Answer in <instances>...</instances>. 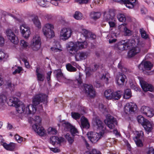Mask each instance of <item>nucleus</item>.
I'll return each mask as SVG.
<instances>
[{"label":"nucleus","instance_id":"nucleus-1","mask_svg":"<svg viewBox=\"0 0 154 154\" xmlns=\"http://www.w3.org/2000/svg\"><path fill=\"white\" fill-rule=\"evenodd\" d=\"M47 96L46 94H39L35 96L33 99V105H28L26 107L23 105H17V111L19 113H24L25 114H34L36 109V106L41 102L46 103Z\"/></svg>","mask_w":154,"mask_h":154},{"label":"nucleus","instance_id":"nucleus-2","mask_svg":"<svg viewBox=\"0 0 154 154\" xmlns=\"http://www.w3.org/2000/svg\"><path fill=\"white\" fill-rule=\"evenodd\" d=\"M88 44L86 41L73 43L69 42L67 44L66 47L69 53L71 54H75L78 50L86 48Z\"/></svg>","mask_w":154,"mask_h":154},{"label":"nucleus","instance_id":"nucleus-3","mask_svg":"<svg viewBox=\"0 0 154 154\" xmlns=\"http://www.w3.org/2000/svg\"><path fill=\"white\" fill-rule=\"evenodd\" d=\"M31 121V123H35L32 125V128L35 132L41 136H43L45 134V131L43 128L41 126L42 119L39 116H35L34 118H30L29 122Z\"/></svg>","mask_w":154,"mask_h":154},{"label":"nucleus","instance_id":"nucleus-4","mask_svg":"<svg viewBox=\"0 0 154 154\" xmlns=\"http://www.w3.org/2000/svg\"><path fill=\"white\" fill-rule=\"evenodd\" d=\"M137 121L144 127L145 130L148 132H150L152 129V126L150 122L141 115L138 116L137 118Z\"/></svg>","mask_w":154,"mask_h":154},{"label":"nucleus","instance_id":"nucleus-5","mask_svg":"<svg viewBox=\"0 0 154 154\" xmlns=\"http://www.w3.org/2000/svg\"><path fill=\"white\" fill-rule=\"evenodd\" d=\"M53 25L50 23L46 24L43 27L42 30L44 35L47 38H51L54 36V32L52 29Z\"/></svg>","mask_w":154,"mask_h":154},{"label":"nucleus","instance_id":"nucleus-6","mask_svg":"<svg viewBox=\"0 0 154 154\" xmlns=\"http://www.w3.org/2000/svg\"><path fill=\"white\" fill-rule=\"evenodd\" d=\"M137 110V106L134 103H128L126 104L124 107V111L128 114L135 113Z\"/></svg>","mask_w":154,"mask_h":154},{"label":"nucleus","instance_id":"nucleus-7","mask_svg":"<svg viewBox=\"0 0 154 154\" xmlns=\"http://www.w3.org/2000/svg\"><path fill=\"white\" fill-rule=\"evenodd\" d=\"M104 122L110 129L114 128L115 125L117 124L116 118L109 114H108L106 116V119L104 120Z\"/></svg>","mask_w":154,"mask_h":154},{"label":"nucleus","instance_id":"nucleus-8","mask_svg":"<svg viewBox=\"0 0 154 154\" xmlns=\"http://www.w3.org/2000/svg\"><path fill=\"white\" fill-rule=\"evenodd\" d=\"M41 44V39L38 35H36L33 36L31 42V47L33 50L37 51L40 47Z\"/></svg>","mask_w":154,"mask_h":154},{"label":"nucleus","instance_id":"nucleus-9","mask_svg":"<svg viewBox=\"0 0 154 154\" xmlns=\"http://www.w3.org/2000/svg\"><path fill=\"white\" fill-rule=\"evenodd\" d=\"M6 34L8 38L12 43L15 45L18 43L19 41L17 37L11 29H8L6 30Z\"/></svg>","mask_w":154,"mask_h":154},{"label":"nucleus","instance_id":"nucleus-10","mask_svg":"<svg viewBox=\"0 0 154 154\" xmlns=\"http://www.w3.org/2000/svg\"><path fill=\"white\" fill-rule=\"evenodd\" d=\"M102 135L97 133L89 132L87 134L88 139L92 143H96L101 137Z\"/></svg>","mask_w":154,"mask_h":154},{"label":"nucleus","instance_id":"nucleus-11","mask_svg":"<svg viewBox=\"0 0 154 154\" xmlns=\"http://www.w3.org/2000/svg\"><path fill=\"white\" fill-rule=\"evenodd\" d=\"M20 31L23 36L26 38H28L31 33L30 28L25 23H23L20 26Z\"/></svg>","mask_w":154,"mask_h":154},{"label":"nucleus","instance_id":"nucleus-12","mask_svg":"<svg viewBox=\"0 0 154 154\" xmlns=\"http://www.w3.org/2000/svg\"><path fill=\"white\" fill-rule=\"evenodd\" d=\"M72 31L69 28H63L61 29L60 33V36L63 37V39L66 40L69 38L72 35Z\"/></svg>","mask_w":154,"mask_h":154},{"label":"nucleus","instance_id":"nucleus-13","mask_svg":"<svg viewBox=\"0 0 154 154\" xmlns=\"http://www.w3.org/2000/svg\"><path fill=\"white\" fill-rule=\"evenodd\" d=\"M75 58L76 61H81L86 59L89 56V52H79L75 54Z\"/></svg>","mask_w":154,"mask_h":154},{"label":"nucleus","instance_id":"nucleus-14","mask_svg":"<svg viewBox=\"0 0 154 154\" xmlns=\"http://www.w3.org/2000/svg\"><path fill=\"white\" fill-rule=\"evenodd\" d=\"M85 93L91 97H94L95 96V91L93 86L91 85L85 84L84 85Z\"/></svg>","mask_w":154,"mask_h":154},{"label":"nucleus","instance_id":"nucleus-15","mask_svg":"<svg viewBox=\"0 0 154 154\" xmlns=\"http://www.w3.org/2000/svg\"><path fill=\"white\" fill-rule=\"evenodd\" d=\"M143 135V131H140L137 132V136L134 138V140L138 146L141 147L143 146V143L140 139L142 138Z\"/></svg>","mask_w":154,"mask_h":154},{"label":"nucleus","instance_id":"nucleus-16","mask_svg":"<svg viewBox=\"0 0 154 154\" xmlns=\"http://www.w3.org/2000/svg\"><path fill=\"white\" fill-rule=\"evenodd\" d=\"M140 51V48L138 46L133 47L128 51V56L129 58L133 57L139 53Z\"/></svg>","mask_w":154,"mask_h":154},{"label":"nucleus","instance_id":"nucleus-17","mask_svg":"<svg viewBox=\"0 0 154 154\" xmlns=\"http://www.w3.org/2000/svg\"><path fill=\"white\" fill-rule=\"evenodd\" d=\"M126 79V76L122 73H119L116 78L117 83L119 86L123 85Z\"/></svg>","mask_w":154,"mask_h":154},{"label":"nucleus","instance_id":"nucleus-18","mask_svg":"<svg viewBox=\"0 0 154 154\" xmlns=\"http://www.w3.org/2000/svg\"><path fill=\"white\" fill-rule=\"evenodd\" d=\"M113 1L119 2H122L126 7L129 8H132L134 7V5H135L137 2V0H113Z\"/></svg>","mask_w":154,"mask_h":154},{"label":"nucleus","instance_id":"nucleus-19","mask_svg":"<svg viewBox=\"0 0 154 154\" xmlns=\"http://www.w3.org/2000/svg\"><path fill=\"white\" fill-rule=\"evenodd\" d=\"M140 84L142 88L144 91H149L152 92L153 91V88L151 85L143 81H140Z\"/></svg>","mask_w":154,"mask_h":154},{"label":"nucleus","instance_id":"nucleus-20","mask_svg":"<svg viewBox=\"0 0 154 154\" xmlns=\"http://www.w3.org/2000/svg\"><path fill=\"white\" fill-rule=\"evenodd\" d=\"M143 66L145 69L150 70L152 68L153 65L150 62L146 61L143 63H141L139 65L138 67L140 69L143 70Z\"/></svg>","mask_w":154,"mask_h":154},{"label":"nucleus","instance_id":"nucleus-21","mask_svg":"<svg viewBox=\"0 0 154 154\" xmlns=\"http://www.w3.org/2000/svg\"><path fill=\"white\" fill-rule=\"evenodd\" d=\"M114 14L112 12H105L104 13L103 20L105 21L109 22L114 20Z\"/></svg>","mask_w":154,"mask_h":154},{"label":"nucleus","instance_id":"nucleus-22","mask_svg":"<svg viewBox=\"0 0 154 154\" xmlns=\"http://www.w3.org/2000/svg\"><path fill=\"white\" fill-rule=\"evenodd\" d=\"M94 125L96 126L97 129L101 131L103 130V122L99 119L97 117L93 119Z\"/></svg>","mask_w":154,"mask_h":154},{"label":"nucleus","instance_id":"nucleus-23","mask_svg":"<svg viewBox=\"0 0 154 154\" xmlns=\"http://www.w3.org/2000/svg\"><path fill=\"white\" fill-rule=\"evenodd\" d=\"M63 141V139L62 138H59L57 137L52 136L50 138L51 143L54 145L56 143H60Z\"/></svg>","mask_w":154,"mask_h":154},{"label":"nucleus","instance_id":"nucleus-24","mask_svg":"<svg viewBox=\"0 0 154 154\" xmlns=\"http://www.w3.org/2000/svg\"><path fill=\"white\" fill-rule=\"evenodd\" d=\"M99 74L98 76L100 80L106 84H107L108 83L109 78V77L108 73L105 72L103 74Z\"/></svg>","mask_w":154,"mask_h":154},{"label":"nucleus","instance_id":"nucleus-25","mask_svg":"<svg viewBox=\"0 0 154 154\" xmlns=\"http://www.w3.org/2000/svg\"><path fill=\"white\" fill-rule=\"evenodd\" d=\"M81 125L83 128H89L90 125L88 123L87 119L83 116L81 119Z\"/></svg>","mask_w":154,"mask_h":154},{"label":"nucleus","instance_id":"nucleus-26","mask_svg":"<svg viewBox=\"0 0 154 154\" xmlns=\"http://www.w3.org/2000/svg\"><path fill=\"white\" fill-rule=\"evenodd\" d=\"M126 25V23H122L119 27L124 29L125 35L130 36L132 34V32L127 28Z\"/></svg>","mask_w":154,"mask_h":154},{"label":"nucleus","instance_id":"nucleus-27","mask_svg":"<svg viewBox=\"0 0 154 154\" xmlns=\"http://www.w3.org/2000/svg\"><path fill=\"white\" fill-rule=\"evenodd\" d=\"M3 146L7 150L12 151L15 148V144L13 143H11L8 144L6 143H3Z\"/></svg>","mask_w":154,"mask_h":154},{"label":"nucleus","instance_id":"nucleus-28","mask_svg":"<svg viewBox=\"0 0 154 154\" xmlns=\"http://www.w3.org/2000/svg\"><path fill=\"white\" fill-rule=\"evenodd\" d=\"M113 92L111 89H108L105 91L104 95L106 98L108 100L112 99Z\"/></svg>","mask_w":154,"mask_h":154},{"label":"nucleus","instance_id":"nucleus-29","mask_svg":"<svg viewBox=\"0 0 154 154\" xmlns=\"http://www.w3.org/2000/svg\"><path fill=\"white\" fill-rule=\"evenodd\" d=\"M123 93V92L121 91H118L115 92H113L112 99L117 100L119 99L121 97Z\"/></svg>","mask_w":154,"mask_h":154},{"label":"nucleus","instance_id":"nucleus-30","mask_svg":"<svg viewBox=\"0 0 154 154\" xmlns=\"http://www.w3.org/2000/svg\"><path fill=\"white\" fill-rule=\"evenodd\" d=\"M126 47L127 48V46L125 40L121 42L118 44L117 48L120 50L122 51L125 50Z\"/></svg>","mask_w":154,"mask_h":154},{"label":"nucleus","instance_id":"nucleus-31","mask_svg":"<svg viewBox=\"0 0 154 154\" xmlns=\"http://www.w3.org/2000/svg\"><path fill=\"white\" fill-rule=\"evenodd\" d=\"M101 16V14L99 12H91L90 14L91 18L94 20L99 18Z\"/></svg>","mask_w":154,"mask_h":154},{"label":"nucleus","instance_id":"nucleus-32","mask_svg":"<svg viewBox=\"0 0 154 154\" xmlns=\"http://www.w3.org/2000/svg\"><path fill=\"white\" fill-rule=\"evenodd\" d=\"M38 3L39 5L42 7H47L50 2H48L47 0H39Z\"/></svg>","mask_w":154,"mask_h":154},{"label":"nucleus","instance_id":"nucleus-33","mask_svg":"<svg viewBox=\"0 0 154 154\" xmlns=\"http://www.w3.org/2000/svg\"><path fill=\"white\" fill-rule=\"evenodd\" d=\"M131 92L130 89H127L125 91L123 96L124 98L129 99L131 97Z\"/></svg>","mask_w":154,"mask_h":154},{"label":"nucleus","instance_id":"nucleus-34","mask_svg":"<svg viewBox=\"0 0 154 154\" xmlns=\"http://www.w3.org/2000/svg\"><path fill=\"white\" fill-rule=\"evenodd\" d=\"M147 110L146 112V114H145L144 115L149 117L153 116L154 115V110L149 107Z\"/></svg>","mask_w":154,"mask_h":154},{"label":"nucleus","instance_id":"nucleus-35","mask_svg":"<svg viewBox=\"0 0 154 154\" xmlns=\"http://www.w3.org/2000/svg\"><path fill=\"white\" fill-rule=\"evenodd\" d=\"M34 24L38 28H41V23L38 19L37 17H34L32 20Z\"/></svg>","mask_w":154,"mask_h":154},{"label":"nucleus","instance_id":"nucleus-36","mask_svg":"<svg viewBox=\"0 0 154 154\" xmlns=\"http://www.w3.org/2000/svg\"><path fill=\"white\" fill-rule=\"evenodd\" d=\"M116 38V34L115 33H112L111 37L109 39V43L110 44H112L115 43L117 41Z\"/></svg>","mask_w":154,"mask_h":154},{"label":"nucleus","instance_id":"nucleus-37","mask_svg":"<svg viewBox=\"0 0 154 154\" xmlns=\"http://www.w3.org/2000/svg\"><path fill=\"white\" fill-rule=\"evenodd\" d=\"M80 30L81 33L86 38H88L89 37V36L90 35V32L82 28L80 29Z\"/></svg>","mask_w":154,"mask_h":154},{"label":"nucleus","instance_id":"nucleus-38","mask_svg":"<svg viewBox=\"0 0 154 154\" xmlns=\"http://www.w3.org/2000/svg\"><path fill=\"white\" fill-rule=\"evenodd\" d=\"M74 17L76 20H81L82 19L83 17L82 14L79 11H76L74 15Z\"/></svg>","mask_w":154,"mask_h":154},{"label":"nucleus","instance_id":"nucleus-39","mask_svg":"<svg viewBox=\"0 0 154 154\" xmlns=\"http://www.w3.org/2000/svg\"><path fill=\"white\" fill-rule=\"evenodd\" d=\"M118 67L119 69H121V71L123 73H125L128 71L127 69L123 66L122 63L120 62L118 65Z\"/></svg>","mask_w":154,"mask_h":154},{"label":"nucleus","instance_id":"nucleus-40","mask_svg":"<svg viewBox=\"0 0 154 154\" xmlns=\"http://www.w3.org/2000/svg\"><path fill=\"white\" fill-rule=\"evenodd\" d=\"M73 83L75 85H79L82 83V81L81 79V76L79 75L78 78H77L76 80L74 81Z\"/></svg>","mask_w":154,"mask_h":154},{"label":"nucleus","instance_id":"nucleus-41","mask_svg":"<svg viewBox=\"0 0 154 154\" xmlns=\"http://www.w3.org/2000/svg\"><path fill=\"white\" fill-rule=\"evenodd\" d=\"M117 18L119 21L120 22H124L126 20L125 15L122 14H119L117 15Z\"/></svg>","mask_w":154,"mask_h":154},{"label":"nucleus","instance_id":"nucleus-42","mask_svg":"<svg viewBox=\"0 0 154 154\" xmlns=\"http://www.w3.org/2000/svg\"><path fill=\"white\" fill-rule=\"evenodd\" d=\"M67 70L70 72H75L76 71L77 69L72 66L69 63L66 65Z\"/></svg>","mask_w":154,"mask_h":154},{"label":"nucleus","instance_id":"nucleus-43","mask_svg":"<svg viewBox=\"0 0 154 154\" xmlns=\"http://www.w3.org/2000/svg\"><path fill=\"white\" fill-rule=\"evenodd\" d=\"M63 125L64 127V129L66 131L70 130L72 126L70 124L67 122L63 123Z\"/></svg>","mask_w":154,"mask_h":154},{"label":"nucleus","instance_id":"nucleus-44","mask_svg":"<svg viewBox=\"0 0 154 154\" xmlns=\"http://www.w3.org/2000/svg\"><path fill=\"white\" fill-rule=\"evenodd\" d=\"M84 154H101L100 152L95 149H93L91 151L85 152Z\"/></svg>","mask_w":154,"mask_h":154},{"label":"nucleus","instance_id":"nucleus-45","mask_svg":"<svg viewBox=\"0 0 154 154\" xmlns=\"http://www.w3.org/2000/svg\"><path fill=\"white\" fill-rule=\"evenodd\" d=\"M10 101L16 105H19L20 104L19 100L16 97H12L10 99Z\"/></svg>","mask_w":154,"mask_h":154},{"label":"nucleus","instance_id":"nucleus-46","mask_svg":"<svg viewBox=\"0 0 154 154\" xmlns=\"http://www.w3.org/2000/svg\"><path fill=\"white\" fill-rule=\"evenodd\" d=\"M67 140L69 143L71 144L74 141L73 137L70 136L69 134H67L65 136Z\"/></svg>","mask_w":154,"mask_h":154},{"label":"nucleus","instance_id":"nucleus-47","mask_svg":"<svg viewBox=\"0 0 154 154\" xmlns=\"http://www.w3.org/2000/svg\"><path fill=\"white\" fill-rule=\"evenodd\" d=\"M125 41L126 43L127 48L129 46H132L133 44H134L135 41L133 39H128Z\"/></svg>","mask_w":154,"mask_h":154},{"label":"nucleus","instance_id":"nucleus-48","mask_svg":"<svg viewBox=\"0 0 154 154\" xmlns=\"http://www.w3.org/2000/svg\"><path fill=\"white\" fill-rule=\"evenodd\" d=\"M54 73L56 75V76L57 79H59L60 77H62L63 76V74L60 69L54 70Z\"/></svg>","mask_w":154,"mask_h":154},{"label":"nucleus","instance_id":"nucleus-49","mask_svg":"<svg viewBox=\"0 0 154 154\" xmlns=\"http://www.w3.org/2000/svg\"><path fill=\"white\" fill-rule=\"evenodd\" d=\"M140 31L141 35V37L144 39H146L148 37V35L146 34V32L143 28L140 29Z\"/></svg>","mask_w":154,"mask_h":154},{"label":"nucleus","instance_id":"nucleus-50","mask_svg":"<svg viewBox=\"0 0 154 154\" xmlns=\"http://www.w3.org/2000/svg\"><path fill=\"white\" fill-rule=\"evenodd\" d=\"M16 140L19 143H20L22 141L25 140V138L20 137L17 134H16L15 136Z\"/></svg>","mask_w":154,"mask_h":154},{"label":"nucleus","instance_id":"nucleus-51","mask_svg":"<svg viewBox=\"0 0 154 154\" xmlns=\"http://www.w3.org/2000/svg\"><path fill=\"white\" fill-rule=\"evenodd\" d=\"M70 132L73 136H74L77 133H78L77 130L74 126H72L70 130Z\"/></svg>","mask_w":154,"mask_h":154},{"label":"nucleus","instance_id":"nucleus-52","mask_svg":"<svg viewBox=\"0 0 154 154\" xmlns=\"http://www.w3.org/2000/svg\"><path fill=\"white\" fill-rule=\"evenodd\" d=\"M57 133V131L54 128L50 127L48 129V133L50 134H56Z\"/></svg>","mask_w":154,"mask_h":154},{"label":"nucleus","instance_id":"nucleus-53","mask_svg":"<svg viewBox=\"0 0 154 154\" xmlns=\"http://www.w3.org/2000/svg\"><path fill=\"white\" fill-rule=\"evenodd\" d=\"M72 117L75 119H79L80 117V115L79 113L75 112L71 113Z\"/></svg>","mask_w":154,"mask_h":154},{"label":"nucleus","instance_id":"nucleus-54","mask_svg":"<svg viewBox=\"0 0 154 154\" xmlns=\"http://www.w3.org/2000/svg\"><path fill=\"white\" fill-rule=\"evenodd\" d=\"M20 45L24 48H26L28 46V43L23 40L20 41Z\"/></svg>","mask_w":154,"mask_h":154},{"label":"nucleus","instance_id":"nucleus-55","mask_svg":"<svg viewBox=\"0 0 154 154\" xmlns=\"http://www.w3.org/2000/svg\"><path fill=\"white\" fill-rule=\"evenodd\" d=\"M38 80L40 81H43L44 80V77L43 74L40 73L36 74Z\"/></svg>","mask_w":154,"mask_h":154},{"label":"nucleus","instance_id":"nucleus-56","mask_svg":"<svg viewBox=\"0 0 154 154\" xmlns=\"http://www.w3.org/2000/svg\"><path fill=\"white\" fill-rule=\"evenodd\" d=\"M75 1L80 4H86L89 3L90 0H75Z\"/></svg>","mask_w":154,"mask_h":154},{"label":"nucleus","instance_id":"nucleus-57","mask_svg":"<svg viewBox=\"0 0 154 154\" xmlns=\"http://www.w3.org/2000/svg\"><path fill=\"white\" fill-rule=\"evenodd\" d=\"M7 87L10 88L11 90H13L14 87V85L13 84H12L11 82L9 81L7 82Z\"/></svg>","mask_w":154,"mask_h":154},{"label":"nucleus","instance_id":"nucleus-58","mask_svg":"<svg viewBox=\"0 0 154 154\" xmlns=\"http://www.w3.org/2000/svg\"><path fill=\"white\" fill-rule=\"evenodd\" d=\"M148 109H149V107L143 106L141 108L140 111L144 115L145 114H146V112L147 110Z\"/></svg>","mask_w":154,"mask_h":154},{"label":"nucleus","instance_id":"nucleus-59","mask_svg":"<svg viewBox=\"0 0 154 154\" xmlns=\"http://www.w3.org/2000/svg\"><path fill=\"white\" fill-rule=\"evenodd\" d=\"M22 70V68L20 67H18L17 69H16L13 72L14 75H15L16 73H19Z\"/></svg>","mask_w":154,"mask_h":154},{"label":"nucleus","instance_id":"nucleus-60","mask_svg":"<svg viewBox=\"0 0 154 154\" xmlns=\"http://www.w3.org/2000/svg\"><path fill=\"white\" fill-rule=\"evenodd\" d=\"M115 20L114 18V20H111L108 22L109 24L110 27H114L116 25L115 23Z\"/></svg>","mask_w":154,"mask_h":154},{"label":"nucleus","instance_id":"nucleus-61","mask_svg":"<svg viewBox=\"0 0 154 154\" xmlns=\"http://www.w3.org/2000/svg\"><path fill=\"white\" fill-rule=\"evenodd\" d=\"M147 154H154V149L152 147L149 148Z\"/></svg>","mask_w":154,"mask_h":154},{"label":"nucleus","instance_id":"nucleus-62","mask_svg":"<svg viewBox=\"0 0 154 154\" xmlns=\"http://www.w3.org/2000/svg\"><path fill=\"white\" fill-rule=\"evenodd\" d=\"M5 39L1 35H0V46H2L4 44Z\"/></svg>","mask_w":154,"mask_h":154},{"label":"nucleus","instance_id":"nucleus-63","mask_svg":"<svg viewBox=\"0 0 154 154\" xmlns=\"http://www.w3.org/2000/svg\"><path fill=\"white\" fill-rule=\"evenodd\" d=\"M99 65L97 64H94V66L92 67L91 69L93 72H94L98 68Z\"/></svg>","mask_w":154,"mask_h":154},{"label":"nucleus","instance_id":"nucleus-64","mask_svg":"<svg viewBox=\"0 0 154 154\" xmlns=\"http://www.w3.org/2000/svg\"><path fill=\"white\" fill-rule=\"evenodd\" d=\"M10 15L13 17L14 19L17 20L20 23H23V20L22 19H19L15 17L12 14H10Z\"/></svg>","mask_w":154,"mask_h":154}]
</instances>
